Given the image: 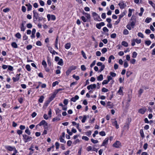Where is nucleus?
Wrapping results in <instances>:
<instances>
[{
    "mask_svg": "<svg viewBox=\"0 0 155 155\" xmlns=\"http://www.w3.org/2000/svg\"><path fill=\"white\" fill-rule=\"evenodd\" d=\"M136 22V16L133 15L130 19L131 25L133 28H134Z\"/></svg>",
    "mask_w": 155,
    "mask_h": 155,
    "instance_id": "f257e3e1",
    "label": "nucleus"
},
{
    "mask_svg": "<svg viewBox=\"0 0 155 155\" xmlns=\"http://www.w3.org/2000/svg\"><path fill=\"white\" fill-rule=\"evenodd\" d=\"M23 139L25 143H27L31 140L32 138L31 137L29 136L26 134H24L22 135Z\"/></svg>",
    "mask_w": 155,
    "mask_h": 155,
    "instance_id": "f03ea898",
    "label": "nucleus"
},
{
    "mask_svg": "<svg viewBox=\"0 0 155 155\" xmlns=\"http://www.w3.org/2000/svg\"><path fill=\"white\" fill-rule=\"evenodd\" d=\"M33 21L34 22L38 20L39 17V14L35 10H34L33 12Z\"/></svg>",
    "mask_w": 155,
    "mask_h": 155,
    "instance_id": "7ed1b4c3",
    "label": "nucleus"
},
{
    "mask_svg": "<svg viewBox=\"0 0 155 155\" xmlns=\"http://www.w3.org/2000/svg\"><path fill=\"white\" fill-rule=\"evenodd\" d=\"M47 18L48 21H50L51 20V18L52 20L54 21L56 19V17L54 15L48 14L47 15Z\"/></svg>",
    "mask_w": 155,
    "mask_h": 155,
    "instance_id": "20e7f679",
    "label": "nucleus"
},
{
    "mask_svg": "<svg viewBox=\"0 0 155 155\" xmlns=\"http://www.w3.org/2000/svg\"><path fill=\"white\" fill-rule=\"evenodd\" d=\"M109 140V138L108 137L106 138L104 140L103 142L102 143V144L101 145V146H104L105 147H106V145L108 144Z\"/></svg>",
    "mask_w": 155,
    "mask_h": 155,
    "instance_id": "39448f33",
    "label": "nucleus"
},
{
    "mask_svg": "<svg viewBox=\"0 0 155 155\" xmlns=\"http://www.w3.org/2000/svg\"><path fill=\"white\" fill-rule=\"evenodd\" d=\"M120 8L121 9L124 8L126 6V5L124 3V2L123 1H120L118 4Z\"/></svg>",
    "mask_w": 155,
    "mask_h": 155,
    "instance_id": "423d86ee",
    "label": "nucleus"
},
{
    "mask_svg": "<svg viewBox=\"0 0 155 155\" xmlns=\"http://www.w3.org/2000/svg\"><path fill=\"white\" fill-rule=\"evenodd\" d=\"M105 25L104 22H101L99 23H97L96 24V26L97 28L98 29H101V27Z\"/></svg>",
    "mask_w": 155,
    "mask_h": 155,
    "instance_id": "0eeeda50",
    "label": "nucleus"
},
{
    "mask_svg": "<svg viewBox=\"0 0 155 155\" xmlns=\"http://www.w3.org/2000/svg\"><path fill=\"white\" fill-rule=\"evenodd\" d=\"M96 87V85L95 84H91L87 87V88L88 90L91 89L92 90L95 88Z\"/></svg>",
    "mask_w": 155,
    "mask_h": 155,
    "instance_id": "6e6552de",
    "label": "nucleus"
},
{
    "mask_svg": "<svg viewBox=\"0 0 155 155\" xmlns=\"http://www.w3.org/2000/svg\"><path fill=\"white\" fill-rule=\"evenodd\" d=\"M61 110L58 108L55 110L56 114L58 117H61Z\"/></svg>",
    "mask_w": 155,
    "mask_h": 155,
    "instance_id": "1a4fd4ad",
    "label": "nucleus"
},
{
    "mask_svg": "<svg viewBox=\"0 0 155 155\" xmlns=\"http://www.w3.org/2000/svg\"><path fill=\"white\" fill-rule=\"evenodd\" d=\"M114 121H112V125L114 126H115L117 129H118L119 128V126L117 124V121L115 119L114 120Z\"/></svg>",
    "mask_w": 155,
    "mask_h": 155,
    "instance_id": "9d476101",
    "label": "nucleus"
},
{
    "mask_svg": "<svg viewBox=\"0 0 155 155\" xmlns=\"http://www.w3.org/2000/svg\"><path fill=\"white\" fill-rule=\"evenodd\" d=\"M120 144V142L118 141H117L113 144V147L116 148H119Z\"/></svg>",
    "mask_w": 155,
    "mask_h": 155,
    "instance_id": "9b49d317",
    "label": "nucleus"
},
{
    "mask_svg": "<svg viewBox=\"0 0 155 155\" xmlns=\"http://www.w3.org/2000/svg\"><path fill=\"white\" fill-rule=\"evenodd\" d=\"M92 15L93 16L95 17L96 16H97L98 17V19H97V21H102V20L100 16L98 15L97 13H96V12H93Z\"/></svg>",
    "mask_w": 155,
    "mask_h": 155,
    "instance_id": "f8f14e48",
    "label": "nucleus"
},
{
    "mask_svg": "<svg viewBox=\"0 0 155 155\" xmlns=\"http://www.w3.org/2000/svg\"><path fill=\"white\" fill-rule=\"evenodd\" d=\"M79 98V97L77 95H75L74 97H72L71 99V101L73 102H75Z\"/></svg>",
    "mask_w": 155,
    "mask_h": 155,
    "instance_id": "ddd939ff",
    "label": "nucleus"
},
{
    "mask_svg": "<svg viewBox=\"0 0 155 155\" xmlns=\"http://www.w3.org/2000/svg\"><path fill=\"white\" fill-rule=\"evenodd\" d=\"M56 95V94H55V93L54 92L53 94L49 97L48 100L49 101L51 102L55 97Z\"/></svg>",
    "mask_w": 155,
    "mask_h": 155,
    "instance_id": "4468645a",
    "label": "nucleus"
},
{
    "mask_svg": "<svg viewBox=\"0 0 155 155\" xmlns=\"http://www.w3.org/2000/svg\"><path fill=\"white\" fill-rule=\"evenodd\" d=\"M127 12L126 10L124 11L123 12L119 15V18L120 19L123 18L126 14Z\"/></svg>",
    "mask_w": 155,
    "mask_h": 155,
    "instance_id": "2eb2a0df",
    "label": "nucleus"
},
{
    "mask_svg": "<svg viewBox=\"0 0 155 155\" xmlns=\"http://www.w3.org/2000/svg\"><path fill=\"white\" fill-rule=\"evenodd\" d=\"M147 109L145 108H141L139 110V113L142 114H143L146 111Z\"/></svg>",
    "mask_w": 155,
    "mask_h": 155,
    "instance_id": "dca6fc26",
    "label": "nucleus"
},
{
    "mask_svg": "<svg viewBox=\"0 0 155 155\" xmlns=\"http://www.w3.org/2000/svg\"><path fill=\"white\" fill-rule=\"evenodd\" d=\"M25 6L27 7L28 11H29L31 10L32 6L30 3L26 4Z\"/></svg>",
    "mask_w": 155,
    "mask_h": 155,
    "instance_id": "f3484780",
    "label": "nucleus"
},
{
    "mask_svg": "<svg viewBox=\"0 0 155 155\" xmlns=\"http://www.w3.org/2000/svg\"><path fill=\"white\" fill-rule=\"evenodd\" d=\"M24 25L23 22H22L20 28L21 31H24L25 29L26 28L25 27Z\"/></svg>",
    "mask_w": 155,
    "mask_h": 155,
    "instance_id": "a211bd4d",
    "label": "nucleus"
},
{
    "mask_svg": "<svg viewBox=\"0 0 155 155\" xmlns=\"http://www.w3.org/2000/svg\"><path fill=\"white\" fill-rule=\"evenodd\" d=\"M6 148L8 150L12 151L14 150V149H15V147H13L11 146H8Z\"/></svg>",
    "mask_w": 155,
    "mask_h": 155,
    "instance_id": "6ab92c4d",
    "label": "nucleus"
},
{
    "mask_svg": "<svg viewBox=\"0 0 155 155\" xmlns=\"http://www.w3.org/2000/svg\"><path fill=\"white\" fill-rule=\"evenodd\" d=\"M89 117V116H86V115H84L83 117L82 118V120H81V122L82 123H84L85 122V121L86 120H87V117Z\"/></svg>",
    "mask_w": 155,
    "mask_h": 155,
    "instance_id": "aec40b11",
    "label": "nucleus"
},
{
    "mask_svg": "<svg viewBox=\"0 0 155 155\" xmlns=\"http://www.w3.org/2000/svg\"><path fill=\"white\" fill-rule=\"evenodd\" d=\"M45 122L46 121L45 120H42L39 124L37 125L36 126H38V125L39 126L44 125V124H45Z\"/></svg>",
    "mask_w": 155,
    "mask_h": 155,
    "instance_id": "412c9836",
    "label": "nucleus"
},
{
    "mask_svg": "<svg viewBox=\"0 0 155 155\" xmlns=\"http://www.w3.org/2000/svg\"><path fill=\"white\" fill-rule=\"evenodd\" d=\"M12 46L14 48H18L17 44L15 42H13L11 44Z\"/></svg>",
    "mask_w": 155,
    "mask_h": 155,
    "instance_id": "4be33fe9",
    "label": "nucleus"
},
{
    "mask_svg": "<svg viewBox=\"0 0 155 155\" xmlns=\"http://www.w3.org/2000/svg\"><path fill=\"white\" fill-rule=\"evenodd\" d=\"M61 117H58V116H57L56 117L53 118L52 119V121L53 122H54L55 121H59L60 120V118Z\"/></svg>",
    "mask_w": 155,
    "mask_h": 155,
    "instance_id": "5701e85b",
    "label": "nucleus"
},
{
    "mask_svg": "<svg viewBox=\"0 0 155 155\" xmlns=\"http://www.w3.org/2000/svg\"><path fill=\"white\" fill-rule=\"evenodd\" d=\"M128 10H129V13H128V16L129 17H130L132 15V11H134V9L129 8Z\"/></svg>",
    "mask_w": 155,
    "mask_h": 155,
    "instance_id": "b1692460",
    "label": "nucleus"
},
{
    "mask_svg": "<svg viewBox=\"0 0 155 155\" xmlns=\"http://www.w3.org/2000/svg\"><path fill=\"white\" fill-rule=\"evenodd\" d=\"M71 46V44L68 43L66 44L64 46L65 48L67 49H69L70 48Z\"/></svg>",
    "mask_w": 155,
    "mask_h": 155,
    "instance_id": "393cba45",
    "label": "nucleus"
},
{
    "mask_svg": "<svg viewBox=\"0 0 155 155\" xmlns=\"http://www.w3.org/2000/svg\"><path fill=\"white\" fill-rule=\"evenodd\" d=\"M103 79V75L102 74L100 75L97 78V80L98 81H101Z\"/></svg>",
    "mask_w": 155,
    "mask_h": 155,
    "instance_id": "a878e982",
    "label": "nucleus"
},
{
    "mask_svg": "<svg viewBox=\"0 0 155 155\" xmlns=\"http://www.w3.org/2000/svg\"><path fill=\"white\" fill-rule=\"evenodd\" d=\"M48 50L50 52L51 54H52L53 53L55 52V51L53 50V48L51 47L50 46H48Z\"/></svg>",
    "mask_w": 155,
    "mask_h": 155,
    "instance_id": "bb28decb",
    "label": "nucleus"
},
{
    "mask_svg": "<svg viewBox=\"0 0 155 155\" xmlns=\"http://www.w3.org/2000/svg\"><path fill=\"white\" fill-rule=\"evenodd\" d=\"M44 98V97L43 96H41L40 97V98L38 100V101L39 102L42 103L43 102Z\"/></svg>",
    "mask_w": 155,
    "mask_h": 155,
    "instance_id": "cd10ccee",
    "label": "nucleus"
},
{
    "mask_svg": "<svg viewBox=\"0 0 155 155\" xmlns=\"http://www.w3.org/2000/svg\"><path fill=\"white\" fill-rule=\"evenodd\" d=\"M58 64L62 66L63 64V60L62 59H60L59 60V61L58 63Z\"/></svg>",
    "mask_w": 155,
    "mask_h": 155,
    "instance_id": "c85d7f7f",
    "label": "nucleus"
},
{
    "mask_svg": "<svg viewBox=\"0 0 155 155\" xmlns=\"http://www.w3.org/2000/svg\"><path fill=\"white\" fill-rule=\"evenodd\" d=\"M58 37H57V38L56 39L55 41V47L57 49H58Z\"/></svg>",
    "mask_w": 155,
    "mask_h": 155,
    "instance_id": "c756f323",
    "label": "nucleus"
},
{
    "mask_svg": "<svg viewBox=\"0 0 155 155\" xmlns=\"http://www.w3.org/2000/svg\"><path fill=\"white\" fill-rule=\"evenodd\" d=\"M121 44L125 47H127L128 46V43L125 41H123L121 43Z\"/></svg>",
    "mask_w": 155,
    "mask_h": 155,
    "instance_id": "7c9ffc66",
    "label": "nucleus"
},
{
    "mask_svg": "<svg viewBox=\"0 0 155 155\" xmlns=\"http://www.w3.org/2000/svg\"><path fill=\"white\" fill-rule=\"evenodd\" d=\"M140 12L139 13V15L140 16H141L142 15L143 13L144 12V10L143 8L141 7L140 8Z\"/></svg>",
    "mask_w": 155,
    "mask_h": 155,
    "instance_id": "2f4dec72",
    "label": "nucleus"
},
{
    "mask_svg": "<svg viewBox=\"0 0 155 155\" xmlns=\"http://www.w3.org/2000/svg\"><path fill=\"white\" fill-rule=\"evenodd\" d=\"M15 37L18 39H20L21 37V35L20 33L18 32L15 35Z\"/></svg>",
    "mask_w": 155,
    "mask_h": 155,
    "instance_id": "473e14b6",
    "label": "nucleus"
},
{
    "mask_svg": "<svg viewBox=\"0 0 155 155\" xmlns=\"http://www.w3.org/2000/svg\"><path fill=\"white\" fill-rule=\"evenodd\" d=\"M122 88H123V87H120L119 88V90L118 91V93L120 95H123V94Z\"/></svg>",
    "mask_w": 155,
    "mask_h": 155,
    "instance_id": "72a5a7b5",
    "label": "nucleus"
},
{
    "mask_svg": "<svg viewBox=\"0 0 155 155\" xmlns=\"http://www.w3.org/2000/svg\"><path fill=\"white\" fill-rule=\"evenodd\" d=\"M140 136L142 138H143L144 137V135L143 129L140 130Z\"/></svg>",
    "mask_w": 155,
    "mask_h": 155,
    "instance_id": "f704fd0d",
    "label": "nucleus"
},
{
    "mask_svg": "<svg viewBox=\"0 0 155 155\" xmlns=\"http://www.w3.org/2000/svg\"><path fill=\"white\" fill-rule=\"evenodd\" d=\"M152 20L151 18H147L145 20V22L147 23H150Z\"/></svg>",
    "mask_w": 155,
    "mask_h": 155,
    "instance_id": "c9c22d12",
    "label": "nucleus"
},
{
    "mask_svg": "<svg viewBox=\"0 0 155 155\" xmlns=\"http://www.w3.org/2000/svg\"><path fill=\"white\" fill-rule=\"evenodd\" d=\"M25 132L28 135H30L31 134V132L29 130V128L27 127L25 131Z\"/></svg>",
    "mask_w": 155,
    "mask_h": 155,
    "instance_id": "e433bc0d",
    "label": "nucleus"
},
{
    "mask_svg": "<svg viewBox=\"0 0 155 155\" xmlns=\"http://www.w3.org/2000/svg\"><path fill=\"white\" fill-rule=\"evenodd\" d=\"M25 68L28 71H30L31 70V67L29 64L26 65Z\"/></svg>",
    "mask_w": 155,
    "mask_h": 155,
    "instance_id": "4c0bfd02",
    "label": "nucleus"
},
{
    "mask_svg": "<svg viewBox=\"0 0 155 155\" xmlns=\"http://www.w3.org/2000/svg\"><path fill=\"white\" fill-rule=\"evenodd\" d=\"M148 3L151 5L153 8H155V4L153 3L151 1H148Z\"/></svg>",
    "mask_w": 155,
    "mask_h": 155,
    "instance_id": "58836bf2",
    "label": "nucleus"
},
{
    "mask_svg": "<svg viewBox=\"0 0 155 155\" xmlns=\"http://www.w3.org/2000/svg\"><path fill=\"white\" fill-rule=\"evenodd\" d=\"M81 54L82 55L83 58L84 59H86L87 58V57L85 53H84V51L83 50L81 51Z\"/></svg>",
    "mask_w": 155,
    "mask_h": 155,
    "instance_id": "ea45409f",
    "label": "nucleus"
},
{
    "mask_svg": "<svg viewBox=\"0 0 155 155\" xmlns=\"http://www.w3.org/2000/svg\"><path fill=\"white\" fill-rule=\"evenodd\" d=\"M81 19L84 22H85L87 21V19L85 18L84 16H82L81 17Z\"/></svg>",
    "mask_w": 155,
    "mask_h": 155,
    "instance_id": "a19ab883",
    "label": "nucleus"
},
{
    "mask_svg": "<svg viewBox=\"0 0 155 155\" xmlns=\"http://www.w3.org/2000/svg\"><path fill=\"white\" fill-rule=\"evenodd\" d=\"M42 65L44 66V67L46 68L47 67V64L45 60H43L42 62Z\"/></svg>",
    "mask_w": 155,
    "mask_h": 155,
    "instance_id": "79ce46f5",
    "label": "nucleus"
},
{
    "mask_svg": "<svg viewBox=\"0 0 155 155\" xmlns=\"http://www.w3.org/2000/svg\"><path fill=\"white\" fill-rule=\"evenodd\" d=\"M72 71V70H71V69H68L66 72V74L67 76H68L69 74L71 73Z\"/></svg>",
    "mask_w": 155,
    "mask_h": 155,
    "instance_id": "37998d69",
    "label": "nucleus"
},
{
    "mask_svg": "<svg viewBox=\"0 0 155 155\" xmlns=\"http://www.w3.org/2000/svg\"><path fill=\"white\" fill-rule=\"evenodd\" d=\"M137 53L136 52L134 51L133 52V53H132V57L133 58H135L137 57Z\"/></svg>",
    "mask_w": 155,
    "mask_h": 155,
    "instance_id": "c03bdc74",
    "label": "nucleus"
},
{
    "mask_svg": "<svg viewBox=\"0 0 155 155\" xmlns=\"http://www.w3.org/2000/svg\"><path fill=\"white\" fill-rule=\"evenodd\" d=\"M123 33V34L124 35H128L129 34V31L127 29H125L124 30Z\"/></svg>",
    "mask_w": 155,
    "mask_h": 155,
    "instance_id": "a18cd8bd",
    "label": "nucleus"
},
{
    "mask_svg": "<svg viewBox=\"0 0 155 155\" xmlns=\"http://www.w3.org/2000/svg\"><path fill=\"white\" fill-rule=\"evenodd\" d=\"M99 134L102 136H105L106 135L105 132L104 131H101L99 133Z\"/></svg>",
    "mask_w": 155,
    "mask_h": 155,
    "instance_id": "49530a36",
    "label": "nucleus"
},
{
    "mask_svg": "<svg viewBox=\"0 0 155 155\" xmlns=\"http://www.w3.org/2000/svg\"><path fill=\"white\" fill-rule=\"evenodd\" d=\"M109 90L105 87H103L101 89V91L104 92H106L108 91Z\"/></svg>",
    "mask_w": 155,
    "mask_h": 155,
    "instance_id": "de8ad7c7",
    "label": "nucleus"
},
{
    "mask_svg": "<svg viewBox=\"0 0 155 155\" xmlns=\"http://www.w3.org/2000/svg\"><path fill=\"white\" fill-rule=\"evenodd\" d=\"M72 77L73 78L75 79L77 81L79 80L80 79L79 77L78 76H76L75 74L73 75Z\"/></svg>",
    "mask_w": 155,
    "mask_h": 155,
    "instance_id": "09e8293b",
    "label": "nucleus"
},
{
    "mask_svg": "<svg viewBox=\"0 0 155 155\" xmlns=\"http://www.w3.org/2000/svg\"><path fill=\"white\" fill-rule=\"evenodd\" d=\"M151 42L150 40H147L145 41V44L148 46L149 45L151 44Z\"/></svg>",
    "mask_w": 155,
    "mask_h": 155,
    "instance_id": "8fccbe9b",
    "label": "nucleus"
},
{
    "mask_svg": "<svg viewBox=\"0 0 155 155\" xmlns=\"http://www.w3.org/2000/svg\"><path fill=\"white\" fill-rule=\"evenodd\" d=\"M138 36L141 38H144V35L141 32H139L137 34Z\"/></svg>",
    "mask_w": 155,
    "mask_h": 155,
    "instance_id": "3c124183",
    "label": "nucleus"
},
{
    "mask_svg": "<svg viewBox=\"0 0 155 155\" xmlns=\"http://www.w3.org/2000/svg\"><path fill=\"white\" fill-rule=\"evenodd\" d=\"M91 141L93 143L95 144L98 143V141L97 140H95L93 139H91Z\"/></svg>",
    "mask_w": 155,
    "mask_h": 155,
    "instance_id": "603ef678",
    "label": "nucleus"
},
{
    "mask_svg": "<svg viewBox=\"0 0 155 155\" xmlns=\"http://www.w3.org/2000/svg\"><path fill=\"white\" fill-rule=\"evenodd\" d=\"M117 35L116 33H113L111 35L110 37L111 38H116Z\"/></svg>",
    "mask_w": 155,
    "mask_h": 155,
    "instance_id": "864d4df0",
    "label": "nucleus"
},
{
    "mask_svg": "<svg viewBox=\"0 0 155 155\" xmlns=\"http://www.w3.org/2000/svg\"><path fill=\"white\" fill-rule=\"evenodd\" d=\"M60 141L61 142L66 143V141L64 140L62 137H60Z\"/></svg>",
    "mask_w": 155,
    "mask_h": 155,
    "instance_id": "5fc2aeb1",
    "label": "nucleus"
},
{
    "mask_svg": "<svg viewBox=\"0 0 155 155\" xmlns=\"http://www.w3.org/2000/svg\"><path fill=\"white\" fill-rule=\"evenodd\" d=\"M39 2L40 5L41 6H44L45 5V2L41 0H39Z\"/></svg>",
    "mask_w": 155,
    "mask_h": 155,
    "instance_id": "6e6d98bb",
    "label": "nucleus"
},
{
    "mask_svg": "<svg viewBox=\"0 0 155 155\" xmlns=\"http://www.w3.org/2000/svg\"><path fill=\"white\" fill-rule=\"evenodd\" d=\"M134 40H135V42L137 44H140L141 42V40L140 39H138L137 38L134 39Z\"/></svg>",
    "mask_w": 155,
    "mask_h": 155,
    "instance_id": "4d7b16f0",
    "label": "nucleus"
},
{
    "mask_svg": "<svg viewBox=\"0 0 155 155\" xmlns=\"http://www.w3.org/2000/svg\"><path fill=\"white\" fill-rule=\"evenodd\" d=\"M132 74V72L130 71H128L126 73V76L127 77H129Z\"/></svg>",
    "mask_w": 155,
    "mask_h": 155,
    "instance_id": "13d9d810",
    "label": "nucleus"
},
{
    "mask_svg": "<svg viewBox=\"0 0 155 155\" xmlns=\"http://www.w3.org/2000/svg\"><path fill=\"white\" fill-rule=\"evenodd\" d=\"M10 10V9L8 8H6L3 9V11L4 12H7Z\"/></svg>",
    "mask_w": 155,
    "mask_h": 155,
    "instance_id": "bf43d9fd",
    "label": "nucleus"
},
{
    "mask_svg": "<svg viewBox=\"0 0 155 155\" xmlns=\"http://www.w3.org/2000/svg\"><path fill=\"white\" fill-rule=\"evenodd\" d=\"M82 139L83 140H84L86 141H88L89 140V138L85 136H83L82 137Z\"/></svg>",
    "mask_w": 155,
    "mask_h": 155,
    "instance_id": "052dcab7",
    "label": "nucleus"
},
{
    "mask_svg": "<svg viewBox=\"0 0 155 155\" xmlns=\"http://www.w3.org/2000/svg\"><path fill=\"white\" fill-rule=\"evenodd\" d=\"M107 51V49L106 48H104L101 50V52L103 54L105 53Z\"/></svg>",
    "mask_w": 155,
    "mask_h": 155,
    "instance_id": "680f3d73",
    "label": "nucleus"
},
{
    "mask_svg": "<svg viewBox=\"0 0 155 155\" xmlns=\"http://www.w3.org/2000/svg\"><path fill=\"white\" fill-rule=\"evenodd\" d=\"M81 69L83 71H85L86 70V68L85 67V66L84 65H82L81 66Z\"/></svg>",
    "mask_w": 155,
    "mask_h": 155,
    "instance_id": "e2e57ef3",
    "label": "nucleus"
},
{
    "mask_svg": "<svg viewBox=\"0 0 155 155\" xmlns=\"http://www.w3.org/2000/svg\"><path fill=\"white\" fill-rule=\"evenodd\" d=\"M55 145L57 149L59 148L60 145L58 142H56L55 143Z\"/></svg>",
    "mask_w": 155,
    "mask_h": 155,
    "instance_id": "0e129e2a",
    "label": "nucleus"
},
{
    "mask_svg": "<svg viewBox=\"0 0 155 155\" xmlns=\"http://www.w3.org/2000/svg\"><path fill=\"white\" fill-rule=\"evenodd\" d=\"M32 45H27L26 46V49L28 50H29L31 49L32 48Z\"/></svg>",
    "mask_w": 155,
    "mask_h": 155,
    "instance_id": "69168bd1",
    "label": "nucleus"
},
{
    "mask_svg": "<svg viewBox=\"0 0 155 155\" xmlns=\"http://www.w3.org/2000/svg\"><path fill=\"white\" fill-rule=\"evenodd\" d=\"M110 76H111L112 77H115L116 75V74L115 73L112 72H110Z\"/></svg>",
    "mask_w": 155,
    "mask_h": 155,
    "instance_id": "338daca9",
    "label": "nucleus"
},
{
    "mask_svg": "<svg viewBox=\"0 0 155 155\" xmlns=\"http://www.w3.org/2000/svg\"><path fill=\"white\" fill-rule=\"evenodd\" d=\"M91 134V132L90 130H89L87 131V132H86V134L88 136H90Z\"/></svg>",
    "mask_w": 155,
    "mask_h": 155,
    "instance_id": "774afa93",
    "label": "nucleus"
}]
</instances>
